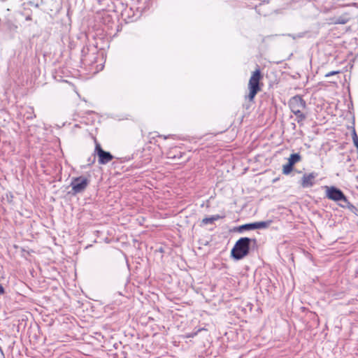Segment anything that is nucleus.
<instances>
[{"mask_svg": "<svg viewBox=\"0 0 358 358\" xmlns=\"http://www.w3.org/2000/svg\"><path fill=\"white\" fill-rule=\"evenodd\" d=\"M4 293V288L1 285H0V295L3 294Z\"/></svg>", "mask_w": 358, "mask_h": 358, "instance_id": "nucleus-17", "label": "nucleus"}, {"mask_svg": "<svg viewBox=\"0 0 358 358\" xmlns=\"http://www.w3.org/2000/svg\"><path fill=\"white\" fill-rule=\"evenodd\" d=\"M325 188H326V196L329 199L334 201H343L344 203V204H340V206L343 208L349 206L350 203L349 202L347 197L345 196V194L341 189H339L334 186H331V187L326 186Z\"/></svg>", "mask_w": 358, "mask_h": 358, "instance_id": "nucleus-3", "label": "nucleus"}, {"mask_svg": "<svg viewBox=\"0 0 358 358\" xmlns=\"http://www.w3.org/2000/svg\"><path fill=\"white\" fill-rule=\"evenodd\" d=\"M271 220L257 222L250 224H243L238 227L237 231L242 232L243 230H252L257 229H266L271 224Z\"/></svg>", "mask_w": 358, "mask_h": 358, "instance_id": "nucleus-7", "label": "nucleus"}, {"mask_svg": "<svg viewBox=\"0 0 358 358\" xmlns=\"http://www.w3.org/2000/svg\"><path fill=\"white\" fill-rule=\"evenodd\" d=\"M201 329H199L196 332H194V333H192V334H187L185 336V338H192V337H194V336H196L197 334V332L199 331Z\"/></svg>", "mask_w": 358, "mask_h": 358, "instance_id": "nucleus-16", "label": "nucleus"}, {"mask_svg": "<svg viewBox=\"0 0 358 358\" xmlns=\"http://www.w3.org/2000/svg\"><path fill=\"white\" fill-rule=\"evenodd\" d=\"M352 141L358 151V136L355 129L352 131Z\"/></svg>", "mask_w": 358, "mask_h": 358, "instance_id": "nucleus-14", "label": "nucleus"}, {"mask_svg": "<svg viewBox=\"0 0 358 358\" xmlns=\"http://www.w3.org/2000/svg\"><path fill=\"white\" fill-rule=\"evenodd\" d=\"M293 166L294 165H292L289 162H288L286 164H284L282 166V173L285 175H288L289 173H290L293 170Z\"/></svg>", "mask_w": 358, "mask_h": 358, "instance_id": "nucleus-12", "label": "nucleus"}, {"mask_svg": "<svg viewBox=\"0 0 358 358\" xmlns=\"http://www.w3.org/2000/svg\"><path fill=\"white\" fill-rule=\"evenodd\" d=\"M257 245V241L256 238L242 237L234 245L231 251V256L236 260L242 259L249 255L250 245L256 246Z\"/></svg>", "mask_w": 358, "mask_h": 358, "instance_id": "nucleus-1", "label": "nucleus"}, {"mask_svg": "<svg viewBox=\"0 0 358 358\" xmlns=\"http://www.w3.org/2000/svg\"><path fill=\"white\" fill-rule=\"evenodd\" d=\"M289 106L292 113H296L303 110L306 108V103L300 95H296L289 99Z\"/></svg>", "mask_w": 358, "mask_h": 358, "instance_id": "nucleus-6", "label": "nucleus"}, {"mask_svg": "<svg viewBox=\"0 0 358 358\" xmlns=\"http://www.w3.org/2000/svg\"><path fill=\"white\" fill-rule=\"evenodd\" d=\"M318 176L316 172L305 173L301 180V185L303 188L311 187L315 184V179Z\"/></svg>", "mask_w": 358, "mask_h": 358, "instance_id": "nucleus-8", "label": "nucleus"}, {"mask_svg": "<svg viewBox=\"0 0 358 358\" xmlns=\"http://www.w3.org/2000/svg\"><path fill=\"white\" fill-rule=\"evenodd\" d=\"M349 21V18L347 16H341L336 18L334 21L335 24H345Z\"/></svg>", "mask_w": 358, "mask_h": 358, "instance_id": "nucleus-13", "label": "nucleus"}, {"mask_svg": "<svg viewBox=\"0 0 358 358\" xmlns=\"http://www.w3.org/2000/svg\"><path fill=\"white\" fill-rule=\"evenodd\" d=\"M262 78L263 76L259 68L252 73L248 84L249 93L248 95H245V99H248L250 101H254L257 94L262 90V84L260 83V80Z\"/></svg>", "mask_w": 358, "mask_h": 358, "instance_id": "nucleus-2", "label": "nucleus"}, {"mask_svg": "<svg viewBox=\"0 0 358 358\" xmlns=\"http://www.w3.org/2000/svg\"><path fill=\"white\" fill-rule=\"evenodd\" d=\"M158 251H159V252H164V250H162V248H159V249H158Z\"/></svg>", "mask_w": 358, "mask_h": 358, "instance_id": "nucleus-18", "label": "nucleus"}, {"mask_svg": "<svg viewBox=\"0 0 358 358\" xmlns=\"http://www.w3.org/2000/svg\"><path fill=\"white\" fill-rule=\"evenodd\" d=\"M89 183V179L84 176L75 178L71 182V190L74 194L81 193L85 191Z\"/></svg>", "mask_w": 358, "mask_h": 358, "instance_id": "nucleus-4", "label": "nucleus"}, {"mask_svg": "<svg viewBox=\"0 0 358 358\" xmlns=\"http://www.w3.org/2000/svg\"><path fill=\"white\" fill-rule=\"evenodd\" d=\"M301 160V156L299 153L292 154L289 159L288 162L294 165L296 163L299 162Z\"/></svg>", "mask_w": 358, "mask_h": 358, "instance_id": "nucleus-11", "label": "nucleus"}, {"mask_svg": "<svg viewBox=\"0 0 358 358\" xmlns=\"http://www.w3.org/2000/svg\"><path fill=\"white\" fill-rule=\"evenodd\" d=\"M338 73H340L339 71H330V72L327 73L325 75V77H329V76H334V75H336V74H338Z\"/></svg>", "mask_w": 358, "mask_h": 358, "instance_id": "nucleus-15", "label": "nucleus"}, {"mask_svg": "<svg viewBox=\"0 0 358 358\" xmlns=\"http://www.w3.org/2000/svg\"><path fill=\"white\" fill-rule=\"evenodd\" d=\"M302 111L303 110H299L296 113H293L296 115V120L301 127L303 125V121L306 119V115Z\"/></svg>", "mask_w": 358, "mask_h": 358, "instance_id": "nucleus-9", "label": "nucleus"}, {"mask_svg": "<svg viewBox=\"0 0 358 358\" xmlns=\"http://www.w3.org/2000/svg\"><path fill=\"white\" fill-rule=\"evenodd\" d=\"M94 153L98 157V162L100 164H106L113 159V156L109 152L103 150L100 143L95 140Z\"/></svg>", "mask_w": 358, "mask_h": 358, "instance_id": "nucleus-5", "label": "nucleus"}, {"mask_svg": "<svg viewBox=\"0 0 358 358\" xmlns=\"http://www.w3.org/2000/svg\"><path fill=\"white\" fill-rule=\"evenodd\" d=\"M221 217L219 215H213L209 217H205L202 220L201 223L203 224H213L215 221L220 219Z\"/></svg>", "mask_w": 358, "mask_h": 358, "instance_id": "nucleus-10", "label": "nucleus"}]
</instances>
